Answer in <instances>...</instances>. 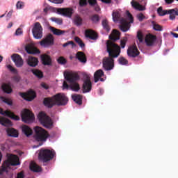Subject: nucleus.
Returning <instances> with one entry per match:
<instances>
[{
    "mask_svg": "<svg viewBox=\"0 0 178 178\" xmlns=\"http://www.w3.org/2000/svg\"><path fill=\"white\" fill-rule=\"evenodd\" d=\"M110 40L106 42V52L108 54V57L103 59V67L104 70H112L115 67V58L120 55V46L115 43L118 40H120V32L116 29L113 30L112 33L109 35Z\"/></svg>",
    "mask_w": 178,
    "mask_h": 178,
    "instance_id": "f257e3e1",
    "label": "nucleus"
},
{
    "mask_svg": "<svg viewBox=\"0 0 178 178\" xmlns=\"http://www.w3.org/2000/svg\"><path fill=\"white\" fill-rule=\"evenodd\" d=\"M68 102L69 98L63 93H58L51 97H45L43 99V105L49 108H54L55 105L65 106V105H67Z\"/></svg>",
    "mask_w": 178,
    "mask_h": 178,
    "instance_id": "f03ea898",
    "label": "nucleus"
},
{
    "mask_svg": "<svg viewBox=\"0 0 178 178\" xmlns=\"http://www.w3.org/2000/svg\"><path fill=\"white\" fill-rule=\"evenodd\" d=\"M64 76L65 80L70 83V86L67 84V82L64 81L63 83V88H67V90L70 87L72 91H79L80 90V85L76 83L80 79L79 74L76 72H67V74H64Z\"/></svg>",
    "mask_w": 178,
    "mask_h": 178,
    "instance_id": "7ed1b4c3",
    "label": "nucleus"
},
{
    "mask_svg": "<svg viewBox=\"0 0 178 178\" xmlns=\"http://www.w3.org/2000/svg\"><path fill=\"white\" fill-rule=\"evenodd\" d=\"M17 165H20L19 156L15 154H7V159L0 167V175H3L5 172L8 173V168L10 166H17Z\"/></svg>",
    "mask_w": 178,
    "mask_h": 178,
    "instance_id": "20e7f679",
    "label": "nucleus"
},
{
    "mask_svg": "<svg viewBox=\"0 0 178 178\" xmlns=\"http://www.w3.org/2000/svg\"><path fill=\"white\" fill-rule=\"evenodd\" d=\"M35 135L34 138L36 141L44 142L47 141V139L49 137V134L45 129L40 127H35L34 128Z\"/></svg>",
    "mask_w": 178,
    "mask_h": 178,
    "instance_id": "39448f33",
    "label": "nucleus"
},
{
    "mask_svg": "<svg viewBox=\"0 0 178 178\" xmlns=\"http://www.w3.org/2000/svg\"><path fill=\"white\" fill-rule=\"evenodd\" d=\"M54 156H55V152L48 149H41L39 152L38 159L42 161V162H49L51 159H54Z\"/></svg>",
    "mask_w": 178,
    "mask_h": 178,
    "instance_id": "423d86ee",
    "label": "nucleus"
},
{
    "mask_svg": "<svg viewBox=\"0 0 178 178\" xmlns=\"http://www.w3.org/2000/svg\"><path fill=\"white\" fill-rule=\"evenodd\" d=\"M38 118L40 123H41L44 127H46V129H51L52 127V125L54 124L52 120H51V118L47 115L45 113L42 111L39 113Z\"/></svg>",
    "mask_w": 178,
    "mask_h": 178,
    "instance_id": "0eeeda50",
    "label": "nucleus"
},
{
    "mask_svg": "<svg viewBox=\"0 0 178 178\" xmlns=\"http://www.w3.org/2000/svg\"><path fill=\"white\" fill-rule=\"evenodd\" d=\"M21 118L24 123H33L34 122V114L29 109H24L22 111Z\"/></svg>",
    "mask_w": 178,
    "mask_h": 178,
    "instance_id": "6e6552de",
    "label": "nucleus"
},
{
    "mask_svg": "<svg viewBox=\"0 0 178 178\" xmlns=\"http://www.w3.org/2000/svg\"><path fill=\"white\" fill-rule=\"evenodd\" d=\"M32 33L34 38H36V40H40V38H42V26L40 22L35 23L32 29Z\"/></svg>",
    "mask_w": 178,
    "mask_h": 178,
    "instance_id": "1a4fd4ad",
    "label": "nucleus"
},
{
    "mask_svg": "<svg viewBox=\"0 0 178 178\" xmlns=\"http://www.w3.org/2000/svg\"><path fill=\"white\" fill-rule=\"evenodd\" d=\"M55 41V38H54V35L49 33L44 39H42L40 44L41 47H44V48H48V47H51L54 45Z\"/></svg>",
    "mask_w": 178,
    "mask_h": 178,
    "instance_id": "9d476101",
    "label": "nucleus"
},
{
    "mask_svg": "<svg viewBox=\"0 0 178 178\" xmlns=\"http://www.w3.org/2000/svg\"><path fill=\"white\" fill-rule=\"evenodd\" d=\"M127 55L129 58H137L140 55V51L136 44H132L127 49Z\"/></svg>",
    "mask_w": 178,
    "mask_h": 178,
    "instance_id": "9b49d317",
    "label": "nucleus"
},
{
    "mask_svg": "<svg viewBox=\"0 0 178 178\" xmlns=\"http://www.w3.org/2000/svg\"><path fill=\"white\" fill-rule=\"evenodd\" d=\"M19 95L26 101H33L36 97L35 92L33 90H31L26 93L19 92Z\"/></svg>",
    "mask_w": 178,
    "mask_h": 178,
    "instance_id": "f8f14e48",
    "label": "nucleus"
},
{
    "mask_svg": "<svg viewBox=\"0 0 178 178\" xmlns=\"http://www.w3.org/2000/svg\"><path fill=\"white\" fill-rule=\"evenodd\" d=\"M82 88L83 94H86V92H90V91H91V89L92 88V83H91V79L89 76H87L83 81Z\"/></svg>",
    "mask_w": 178,
    "mask_h": 178,
    "instance_id": "ddd939ff",
    "label": "nucleus"
},
{
    "mask_svg": "<svg viewBox=\"0 0 178 178\" xmlns=\"http://www.w3.org/2000/svg\"><path fill=\"white\" fill-rule=\"evenodd\" d=\"M145 42L147 47H154L156 42V36L151 33L146 35Z\"/></svg>",
    "mask_w": 178,
    "mask_h": 178,
    "instance_id": "4468645a",
    "label": "nucleus"
},
{
    "mask_svg": "<svg viewBox=\"0 0 178 178\" xmlns=\"http://www.w3.org/2000/svg\"><path fill=\"white\" fill-rule=\"evenodd\" d=\"M11 58L17 67H22L24 65V61L20 55L13 54Z\"/></svg>",
    "mask_w": 178,
    "mask_h": 178,
    "instance_id": "2eb2a0df",
    "label": "nucleus"
},
{
    "mask_svg": "<svg viewBox=\"0 0 178 178\" xmlns=\"http://www.w3.org/2000/svg\"><path fill=\"white\" fill-rule=\"evenodd\" d=\"M58 13L62 15L63 16H66L67 17H72L73 15V8H58L57 10Z\"/></svg>",
    "mask_w": 178,
    "mask_h": 178,
    "instance_id": "dca6fc26",
    "label": "nucleus"
},
{
    "mask_svg": "<svg viewBox=\"0 0 178 178\" xmlns=\"http://www.w3.org/2000/svg\"><path fill=\"white\" fill-rule=\"evenodd\" d=\"M1 115H3V116H8V118H10L13 120H20V118L18 115H15V113H12V111L6 110L3 111V109L0 108Z\"/></svg>",
    "mask_w": 178,
    "mask_h": 178,
    "instance_id": "f3484780",
    "label": "nucleus"
},
{
    "mask_svg": "<svg viewBox=\"0 0 178 178\" xmlns=\"http://www.w3.org/2000/svg\"><path fill=\"white\" fill-rule=\"evenodd\" d=\"M40 59L42 60V65L44 66H51L52 65V58L51 56L47 54H42L40 56Z\"/></svg>",
    "mask_w": 178,
    "mask_h": 178,
    "instance_id": "a211bd4d",
    "label": "nucleus"
},
{
    "mask_svg": "<svg viewBox=\"0 0 178 178\" xmlns=\"http://www.w3.org/2000/svg\"><path fill=\"white\" fill-rule=\"evenodd\" d=\"M25 49L27 54H29L30 55H38V54H40L41 52L40 51V49L31 44L26 45Z\"/></svg>",
    "mask_w": 178,
    "mask_h": 178,
    "instance_id": "6ab92c4d",
    "label": "nucleus"
},
{
    "mask_svg": "<svg viewBox=\"0 0 178 178\" xmlns=\"http://www.w3.org/2000/svg\"><path fill=\"white\" fill-rule=\"evenodd\" d=\"M85 36L86 38H90V40H98V33H95L92 29H87L85 31Z\"/></svg>",
    "mask_w": 178,
    "mask_h": 178,
    "instance_id": "aec40b11",
    "label": "nucleus"
},
{
    "mask_svg": "<svg viewBox=\"0 0 178 178\" xmlns=\"http://www.w3.org/2000/svg\"><path fill=\"white\" fill-rule=\"evenodd\" d=\"M104 73L102 70H97L94 74L95 83H98L99 80L100 81H105V80L103 79V78H102V76H104Z\"/></svg>",
    "mask_w": 178,
    "mask_h": 178,
    "instance_id": "412c9836",
    "label": "nucleus"
},
{
    "mask_svg": "<svg viewBox=\"0 0 178 178\" xmlns=\"http://www.w3.org/2000/svg\"><path fill=\"white\" fill-rule=\"evenodd\" d=\"M26 62L27 65H29V66L31 67H35V66L38 65V58L30 56L28 58Z\"/></svg>",
    "mask_w": 178,
    "mask_h": 178,
    "instance_id": "4be33fe9",
    "label": "nucleus"
},
{
    "mask_svg": "<svg viewBox=\"0 0 178 178\" xmlns=\"http://www.w3.org/2000/svg\"><path fill=\"white\" fill-rule=\"evenodd\" d=\"M76 58L81 63H87V56L83 51H78L76 54Z\"/></svg>",
    "mask_w": 178,
    "mask_h": 178,
    "instance_id": "5701e85b",
    "label": "nucleus"
},
{
    "mask_svg": "<svg viewBox=\"0 0 178 178\" xmlns=\"http://www.w3.org/2000/svg\"><path fill=\"white\" fill-rule=\"evenodd\" d=\"M6 133L9 137H14L15 138L19 137V131L15 129V128H8Z\"/></svg>",
    "mask_w": 178,
    "mask_h": 178,
    "instance_id": "b1692460",
    "label": "nucleus"
},
{
    "mask_svg": "<svg viewBox=\"0 0 178 178\" xmlns=\"http://www.w3.org/2000/svg\"><path fill=\"white\" fill-rule=\"evenodd\" d=\"M0 124L5 126V127H10L13 126L12 121L8 118L0 116Z\"/></svg>",
    "mask_w": 178,
    "mask_h": 178,
    "instance_id": "393cba45",
    "label": "nucleus"
},
{
    "mask_svg": "<svg viewBox=\"0 0 178 178\" xmlns=\"http://www.w3.org/2000/svg\"><path fill=\"white\" fill-rule=\"evenodd\" d=\"M22 133H24L26 137H30V136L33 134V129H31V128L27 125H23L22 127Z\"/></svg>",
    "mask_w": 178,
    "mask_h": 178,
    "instance_id": "a878e982",
    "label": "nucleus"
},
{
    "mask_svg": "<svg viewBox=\"0 0 178 178\" xmlns=\"http://www.w3.org/2000/svg\"><path fill=\"white\" fill-rule=\"evenodd\" d=\"M131 6L136 9V10H145V7L141 4H140L137 1H134V0H133L131 2Z\"/></svg>",
    "mask_w": 178,
    "mask_h": 178,
    "instance_id": "bb28decb",
    "label": "nucleus"
},
{
    "mask_svg": "<svg viewBox=\"0 0 178 178\" xmlns=\"http://www.w3.org/2000/svg\"><path fill=\"white\" fill-rule=\"evenodd\" d=\"M72 98L76 104L78 105H82L83 104V95H72Z\"/></svg>",
    "mask_w": 178,
    "mask_h": 178,
    "instance_id": "cd10ccee",
    "label": "nucleus"
},
{
    "mask_svg": "<svg viewBox=\"0 0 178 178\" xmlns=\"http://www.w3.org/2000/svg\"><path fill=\"white\" fill-rule=\"evenodd\" d=\"M1 88L3 92H6V94H10L13 91L10 83H3Z\"/></svg>",
    "mask_w": 178,
    "mask_h": 178,
    "instance_id": "c85d7f7f",
    "label": "nucleus"
},
{
    "mask_svg": "<svg viewBox=\"0 0 178 178\" xmlns=\"http://www.w3.org/2000/svg\"><path fill=\"white\" fill-rule=\"evenodd\" d=\"M50 31L54 34V35H63L66 33V31L58 29L55 27L50 26Z\"/></svg>",
    "mask_w": 178,
    "mask_h": 178,
    "instance_id": "c756f323",
    "label": "nucleus"
},
{
    "mask_svg": "<svg viewBox=\"0 0 178 178\" xmlns=\"http://www.w3.org/2000/svg\"><path fill=\"white\" fill-rule=\"evenodd\" d=\"M121 23L122 24L120 26V31L126 33L129 30V23L125 19H122Z\"/></svg>",
    "mask_w": 178,
    "mask_h": 178,
    "instance_id": "7c9ffc66",
    "label": "nucleus"
},
{
    "mask_svg": "<svg viewBox=\"0 0 178 178\" xmlns=\"http://www.w3.org/2000/svg\"><path fill=\"white\" fill-rule=\"evenodd\" d=\"M30 169L31 170H32V172H35V173H38V172H41V168L34 162H32L30 164Z\"/></svg>",
    "mask_w": 178,
    "mask_h": 178,
    "instance_id": "2f4dec72",
    "label": "nucleus"
},
{
    "mask_svg": "<svg viewBox=\"0 0 178 178\" xmlns=\"http://www.w3.org/2000/svg\"><path fill=\"white\" fill-rule=\"evenodd\" d=\"M31 72L33 74H34V76H35L38 79H42V77H44V74L40 70L33 69L31 70Z\"/></svg>",
    "mask_w": 178,
    "mask_h": 178,
    "instance_id": "473e14b6",
    "label": "nucleus"
},
{
    "mask_svg": "<svg viewBox=\"0 0 178 178\" xmlns=\"http://www.w3.org/2000/svg\"><path fill=\"white\" fill-rule=\"evenodd\" d=\"M102 24L103 26L104 30H106L107 33H109V31H111V26H109V22H108V19H103Z\"/></svg>",
    "mask_w": 178,
    "mask_h": 178,
    "instance_id": "72a5a7b5",
    "label": "nucleus"
},
{
    "mask_svg": "<svg viewBox=\"0 0 178 178\" xmlns=\"http://www.w3.org/2000/svg\"><path fill=\"white\" fill-rule=\"evenodd\" d=\"M74 23L75 26H81L83 24V19L81 17L76 15L74 18Z\"/></svg>",
    "mask_w": 178,
    "mask_h": 178,
    "instance_id": "f704fd0d",
    "label": "nucleus"
},
{
    "mask_svg": "<svg viewBox=\"0 0 178 178\" xmlns=\"http://www.w3.org/2000/svg\"><path fill=\"white\" fill-rule=\"evenodd\" d=\"M112 16L113 22H119V19H120V13L118 11H113Z\"/></svg>",
    "mask_w": 178,
    "mask_h": 178,
    "instance_id": "c9c22d12",
    "label": "nucleus"
},
{
    "mask_svg": "<svg viewBox=\"0 0 178 178\" xmlns=\"http://www.w3.org/2000/svg\"><path fill=\"white\" fill-rule=\"evenodd\" d=\"M69 45L71 46V48H76V43H74V42H73L72 40L71 41H67V42L64 43L63 44V48H66V47H69Z\"/></svg>",
    "mask_w": 178,
    "mask_h": 178,
    "instance_id": "e433bc0d",
    "label": "nucleus"
},
{
    "mask_svg": "<svg viewBox=\"0 0 178 178\" xmlns=\"http://www.w3.org/2000/svg\"><path fill=\"white\" fill-rule=\"evenodd\" d=\"M74 41L76 42H77V44H79V45L81 48H84L86 47V44H84V42H83V40H81V39H80V38H79L77 36L75 37Z\"/></svg>",
    "mask_w": 178,
    "mask_h": 178,
    "instance_id": "4c0bfd02",
    "label": "nucleus"
},
{
    "mask_svg": "<svg viewBox=\"0 0 178 178\" xmlns=\"http://www.w3.org/2000/svg\"><path fill=\"white\" fill-rule=\"evenodd\" d=\"M50 20H51V22H54V23H56L57 24H63V20L62 19V18H56L55 17H52L50 18Z\"/></svg>",
    "mask_w": 178,
    "mask_h": 178,
    "instance_id": "58836bf2",
    "label": "nucleus"
},
{
    "mask_svg": "<svg viewBox=\"0 0 178 178\" xmlns=\"http://www.w3.org/2000/svg\"><path fill=\"white\" fill-rule=\"evenodd\" d=\"M57 62L59 65H66V63H67V60L63 56H60L57 59Z\"/></svg>",
    "mask_w": 178,
    "mask_h": 178,
    "instance_id": "ea45409f",
    "label": "nucleus"
},
{
    "mask_svg": "<svg viewBox=\"0 0 178 178\" xmlns=\"http://www.w3.org/2000/svg\"><path fill=\"white\" fill-rule=\"evenodd\" d=\"M118 63H120V65H127L129 63V60H127V59L124 58V57H120L118 58Z\"/></svg>",
    "mask_w": 178,
    "mask_h": 178,
    "instance_id": "a19ab883",
    "label": "nucleus"
},
{
    "mask_svg": "<svg viewBox=\"0 0 178 178\" xmlns=\"http://www.w3.org/2000/svg\"><path fill=\"white\" fill-rule=\"evenodd\" d=\"M157 13H159V15L160 16H165V15H168V13H169V11L168 10H163L162 9V7H159L158 9H157Z\"/></svg>",
    "mask_w": 178,
    "mask_h": 178,
    "instance_id": "79ce46f5",
    "label": "nucleus"
},
{
    "mask_svg": "<svg viewBox=\"0 0 178 178\" xmlns=\"http://www.w3.org/2000/svg\"><path fill=\"white\" fill-rule=\"evenodd\" d=\"M137 38L140 42H144V35H143V32H141V31H138Z\"/></svg>",
    "mask_w": 178,
    "mask_h": 178,
    "instance_id": "37998d69",
    "label": "nucleus"
},
{
    "mask_svg": "<svg viewBox=\"0 0 178 178\" xmlns=\"http://www.w3.org/2000/svg\"><path fill=\"white\" fill-rule=\"evenodd\" d=\"M90 19L93 23H98L99 22V16L95 14L90 17Z\"/></svg>",
    "mask_w": 178,
    "mask_h": 178,
    "instance_id": "c03bdc74",
    "label": "nucleus"
},
{
    "mask_svg": "<svg viewBox=\"0 0 178 178\" xmlns=\"http://www.w3.org/2000/svg\"><path fill=\"white\" fill-rule=\"evenodd\" d=\"M126 15L129 20L130 23H134V18L133 17V15H131V13H130V12L129 10L126 11Z\"/></svg>",
    "mask_w": 178,
    "mask_h": 178,
    "instance_id": "a18cd8bd",
    "label": "nucleus"
},
{
    "mask_svg": "<svg viewBox=\"0 0 178 178\" xmlns=\"http://www.w3.org/2000/svg\"><path fill=\"white\" fill-rule=\"evenodd\" d=\"M7 69L9 70L10 72H12L13 73H15V74H17V70L11 65H7Z\"/></svg>",
    "mask_w": 178,
    "mask_h": 178,
    "instance_id": "49530a36",
    "label": "nucleus"
},
{
    "mask_svg": "<svg viewBox=\"0 0 178 178\" xmlns=\"http://www.w3.org/2000/svg\"><path fill=\"white\" fill-rule=\"evenodd\" d=\"M153 29L155 30V31H162V26L158 24H154Z\"/></svg>",
    "mask_w": 178,
    "mask_h": 178,
    "instance_id": "de8ad7c7",
    "label": "nucleus"
},
{
    "mask_svg": "<svg viewBox=\"0 0 178 178\" xmlns=\"http://www.w3.org/2000/svg\"><path fill=\"white\" fill-rule=\"evenodd\" d=\"M1 99H3V102H5V104H7L8 105H13V102H12V100H10L8 98L1 97Z\"/></svg>",
    "mask_w": 178,
    "mask_h": 178,
    "instance_id": "09e8293b",
    "label": "nucleus"
},
{
    "mask_svg": "<svg viewBox=\"0 0 178 178\" xmlns=\"http://www.w3.org/2000/svg\"><path fill=\"white\" fill-rule=\"evenodd\" d=\"M126 42H127V38H124V39L120 40L121 48H124L126 47Z\"/></svg>",
    "mask_w": 178,
    "mask_h": 178,
    "instance_id": "8fccbe9b",
    "label": "nucleus"
},
{
    "mask_svg": "<svg viewBox=\"0 0 178 178\" xmlns=\"http://www.w3.org/2000/svg\"><path fill=\"white\" fill-rule=\"evenodd\" d=\"M88 3V2L87 1V0H79V6H81V8L87 6Z\"/></svg>",
    "mask_w": 178,
    "mask_h": 178,
    "instance_id": "3c124183",
    "label": "nucleus"
},
{
    "mask_svg": "<svg viewBox=\"0 0 178 178\" xmlns=\"http://www.w3.org/2000/svg\"><path fill=\"white\" fill-rule=\"evenodd\" d=\"M12 80L13 81H14V83H19V81H20L21 80L20 76L15 75L14 76L12 77Z\"/></svg>",
    "mask_w": 178,
    "mask_h": 178,
    "instance_id": "603ef678",
    "label": "nucleus"
},
{
    "mask_svg": "<svg viewBox=\"0 0 178 178\" xmlns=\"http://www.w3.org/2000/svg\"><path fill=\"white\" fill-rule=\"evenodd\" d=\"M16 6L17 9H23V8H24V3L22 1H17Z\"/></svg>",
    "mask_w": 178,
    "mask_h": 178,
    "instance_id": "864d4df0",
    "label": "nucleus"
},
{
    "mask_svg": "<svg viewBox=\"0 0 178 178\" xmlns=\"http://www.w3.org/2000/svg\"><path fill=\"white\" fill-rule=\"evenodd\" d=\"M137 19L139 20V22H143L144 19H145V15L143 13H139L137 15Z\"/></svg>",
    "mask_w": 178,
    "mask_h": 178,
    "instance_id": "5fc2aeb1",
    "label": "nucleus"
},
{
    "mask_svg": "<svg viewBox=\"0 0 178 178\" xmlns=\"http://www.w3.org/2000/svg\"><path fill=\"white\" fill-rule=\"evenodd\" d=\"M88 3H89L90 6H95L97 2V0H88Z\"/></svg>",
    "mask_w": 178,
    "mask_h": 178,
    "instance_id": "6e6d98bb",
    "label": "nucleus"
},
{
    "mask_svg": "<svg viewBox=\"0 0 178 178\" xmlns=\"http://www.w3.org/2000/svg\"><path fill=\"white\" fill-rule=\"evenodd\" d=\"M175 13V14L178 16V8L175 10V9H172V10H168V13Z\"/></svg>",
    "mask_w": 178,
    "mask_h": 178,
    "instance_id": "4d7b16f0",
    "label": "nucleus"
},
{
    "mask_svg": "<svg viewBox=\"0 0 178 178\" xmlns=\"http://www.w3.org/2000/svg\"><path fill=\"white\" fill-rule=\"evenodd\" d=\"M23 33V31H22V29L18 28L16 31H15V34L16 35H20L21 34Z\"/></svg>",
    "mask_w": 178,
    "mask_h": 178,
    "instance_id": "13d9d810",
    "label": "nucleus"
},
{
    "mask_svg": "<svg viewBox=\"0 0 178 178\" xmlns=\"http://www.w3.org/2000/svg\"><path fill=\"white\" fill-rule=\"evenodd\" d=\"M50 2H52L53 3H62L63 2V0H49Z\"/></svg>",
    "mask_w": 178,
    "mask_h": 178,
    "instance_id": "bf43d9fd",
    "label": "nucleus"
},
{
    "mask_svg": "<svg viewBox=\"0 0 178 178\" xmlns=\"http://www.w3.org/2000/svg\"><path fill=\"white\" fill-rule=\"evenodd\" d=\"M41 87H42V88H44V90H48V88H49L48 85L45 83H41Z\"/></svg>",
    "mask_w": 178,
    "mask_h": 178,
    "instance_id": "052dcab7",
    "label": "nucleus"
},
{
    "mask_svg": "<svg viewBox=\"0 0 178 178\" xmlns=\"http://www.w3.org/2000/svg\"><path fill=\"white\" fill-rule=\"evenodd\" d=\"M95 12H99V10H101V8H99V6H98V3L95 5Z\"/></svg>",
    "mask_w": 178,
    "mask_h": 178,
    "instance_id": "680f3d73",
    "label": "nucleus"
},
{
    "mask_svg": "<svg viewBox=\"0 0 178 178\" xmlns=\"http://www.w3.org/2000/svg\"><path fill=\"white\" fill-rule=\"evenodd\" d=\"M16 178H24V174H23V172H19L17 175V177Z\"/></svg>",
    "mask_w": 178,
    "mask_h": 178,
    "instance_id": "e2e57ef3",
    "label": "nucleus"
},
{
    "mask_svg": "<svg viewBox=\"0 0 178 178\" xmlns=\"http://www.w3.org/2000/svg\"><path fill=\"white\" fill-rule=\"evenodd\" d=\"M165 2L167 5H170L175 2V0H165Z\"/></svg>",
    "mask_w": 178,
    "mask_h": 178,
    "instance_id": "0e129e2a",
    "label": "nucleus"
},
{
    "mask_svg": "<svg viewBox=\"0 0 178 178\" xmlns=\"http://www.w3.org/2000/svg\"><path fill=\"white\" fill-rule=\"evenodd\" d=\"M13 13V10L9 11V13L7 14V17H8V19H10V17H12Z\"/></svg>",
    "mask_w": 178,
    "mask_h": 178,
    "instance_id": "69168bd1",
    "label": "nucleus"
},
{
    "mask_svg": "<svg viewBox=\"0 0 178 178\" xmlns=\"http://www.w3.org/2000/svg\"><path fill=\"white\" fill-rule=\"evenodd\" d=\"M170 20H175V19H176V16H175V15L172 13H170Z\"/></svg>",
    "mask_w": 178,
    "mask_h": 178,
    "instance_id": "338daca9",
    "label": "nucleus"
},
{
    "mask_svg": "<svg viewBox=\"0 0 178 178\" xmlns=\"http://www.w3.org/2000/svg\"><path fill=\"white\" fill-rule=\"evenodd\" d=\"M104 3H111L112 0H101Z\"/></svg>",
    "mask_w": 178,
    "mask_h": 178,
    "instance_id": "774afa93",
    "label": "nucleus"
}]
</instances>
